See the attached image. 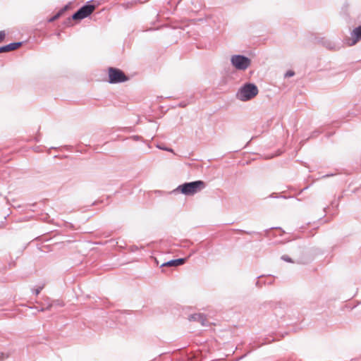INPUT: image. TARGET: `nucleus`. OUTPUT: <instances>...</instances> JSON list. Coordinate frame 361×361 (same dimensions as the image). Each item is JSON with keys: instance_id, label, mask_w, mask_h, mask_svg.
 Listing matches in <instances>:
<instances>
[{"instance_id": "obj_10", "label": "nucleus", "mask_w": 361, "mask_h": 361, "mask_svg": "<svg viewBox=\"0 0 361 361\" xmlns=\"http://www.w3.org/2000/svg\"><path fill=\"white\" fill-rule=\"evenodd\" d=\"M61 12H59L57 14H56L55 16H54L52 18H51L49 20V22H53L56 20H57L60 16H61Z\"/></svg>"}, {"instance_id": "obj_8", "label": "nucleus", "mask_w": 361, "mask_h": 361, "mask_svg": "<svg viewBox=\"0 0 361 361\" xmlns=\"http://www.w3.org/2000/svg\"><path fill=\"white\" fill-rule=\"evenodd\" d=\"M185 259H173L169 261L166 263H164L161 266L162 267H177L182 265L185 263Z\"/></svg>"}, {"instance_id": "obj_1", "label": "nucleus", "mask_w": 361, "mask_h": 361, "mask_svg": "<svg viewBox=\"0 0 361 361\" xmlns=\"http://www.w3.org/2000/svg\"><path fill=\"white\" fill-rule=\"evenodd\" d=\"M205 188V183L202 180H197L190 183H186L179 185L177 190L185 195H193L201 191Z\"/></svg>"}, {"instance_id": "obj_7", "label": "nucleus", "mask_w": 361, "mask_h": 361, "mask_svg": "<svg viewBox=\"0 0 361 361\" xmlns=\"http://www.w3.org/2000/svg\"><path fill=\"white\" fill-rule=\"evenodd\" d=\"M21 42L11 43L8 45L0 47V53L8 52L13 50H16L21 46Z\"/></svg>"}, {"instance_id": "obj_14", "label": "nucleus", "mask_w": 361, "mask_h": 361, "mask_svg": "<svg viewBox=\"0 0 361 361\" xmlns=\"http://www.w3.org/2000/svg\"><path fill=\"white\" fill-rule=\"evenodd\" d=\"M39 290H36V295H38V294H39Z\"/></svg>"}, {"instance_id": "obj_6", "label": "nucleus", "mask_w": 361, "mask_h": 361, "mask_svg": "<svg viewBox=\"0 0 361 361\" xmlns=\"http://www.w3.org/2000/svg\"><path fill=\"white\" fill-rule=\"evenodd\" d=\"M352 37V42H348L350 46L355 44L360 39H361V25L353 30Z\"/></svg>"}, {"instance_id": "obj_9", "label": "nucleus", "mask_w": 361, "mask_h": 361, "mask_svg": "<svg viewBox=\"0 0 361 361\" xmlns=\"http://www.w3.org/2000/svg\"><path fill=\"white\" fill-rule=\"evenodd\" d=\"M190 319L197 320L201 322L202 325H205L206 318L201 314H195L191 316Z\"/></svg>"}, {"instance_id": "obj_3", "label": "nucleus", "mask_w": 361, "mask_h": 361, "mask_svg": "<svg viewBox=\"0 0 361 361\" xmlns=\"http://www.w3.org/2000/svg\"><path fill=\"white\" fill-rule=\"evenodd\" d=\"M108 81L110 83H120L128 80V77L120 69L109 67L107 70Z\"/></svg>"}, {"instance_id": "obj_2", "label": "nucleus", "mask_w": 361, "mask_h": 361, "mask_svg": "<svg viewBox=\"0 0 361 361\" xmlns=\"http://www.w3.org/2000/svg\"><path fill=\"white\" fill-rule=\"evenodd\" d=\"M258 94L257 87L254 84L245 85L238 92L237 97L241 101H247Z\"/></svg>"}, {"instance_id": "obj_12", "label": "nucleus", "mask_w": 361, "mask_h": 361, "mask_svg": "<svg viewBox=\"0 0 361 361\" xmlns=\"http://www.w3.org/2000/svg\"><path fill=\"white\" fill-rule=\"evenodd\" d=\"M294 75V73L293 71H288L286 73V76L287 77H291Z\"/></svg>"}, {"instance_id": "obj_4", "label": "nucleus", "mask_w": 361, "mask_h": 361, "mask_svg": "<svg viewBox=\"0 0 361 361\" xmlns=\"http://www.w3.org/2000/svg\"><path fill=\"white\" fill-rule=\"evenodd\" d=\"M231 61L232 65L238 70H245L251 63V61L249 58L242 55L233 56L231 59Z\"/></svg>"}, {"instance_id": "obj_13", "label": "nucleus", "mask_w": 361, "mask_h": 361, "mask_svg": "<svg viewBox=\"0 0 361 361\" xmlns=\"http://www.w3.org/2000/svg\"><path fill=\"white\" fill-rule=\"evenodd\" d=\"M283 259H285L286 261L290 262V259H288V258H286V257H283Z\"/></svg>"}, {"instance_id": "obj_11", "label": "nucleus", "mask_w": 361, "mask_h": 361, "mask_svg": "<svg viewBox=\"0 0 361 361\" xmlns=\"http://www.w3.org/2000/svg\"><path fill=\"white\" fill-rule=\"evenodd\" d=\"M6 34L4 31H0V43L4 39Z\"/></svg>"}, {"instance_id": "obj_5", "label": "nucleus", "mask_w": 361, "mask_h": 361, "mask_svg": "<svg viewBox=\"0 0 361 361\" xmlns=\"http://www.w3.org/2000/svg\"><path fill=\"white\" fill-rule=\"evenodd\" d=\"M95 9V6L93 5H86L80 8L75 13L73 16V20H81L89 15H90Z\"/></svg>"}]
</instances>
